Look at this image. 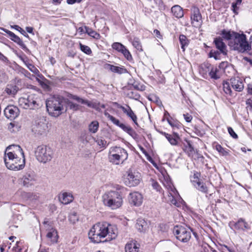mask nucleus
I'll use <instances>...</instances> for the list:
<instances>
[{
  "instance_id": "33",
  "label": "nucleus",
  "mask_w": 252,
  "mask_h": 252,
  "mask_svg": "<svg viewBox=\"0 0 252 252\" xmlns=\"http://www.w3.org/2000/svg\"><path fill=\"white\" fill-rule=\"evenodd\" d=\"M200 176V173L196 171L194 172L192 176H190V181L193 186H195V185H197L201 181L199 179Z\"/></svg>"
},
{
  "instance_id": "25",
  "label": "nucleus",
  "mask_w": 252,
  "mask_h": 252,
  "mask_svg": "<svg viewBox=\"0 0 252 252\" xmlns=\"http://www.w3.org/2000/svg\"><path fill=\"white\" fill-rule=\"evenodd\" d=\"M171 12L173 15L177 18H181L184 16L183 9L178 5H175L172 6L171 8Z\"/></svg>"
},
{
  "instance_id": "42",
  "label": "nucleus",
  "mask_w": 252,
  "mask_h": 252,
  "mask_svg": "<svg viewBox=\"0 0 252 252\" xmlns=\"http://www.w3.org/2000/svg\"><path fill=\"white\" fill-rule=\"evenodd\" d=\"M69 221L72 223L75 224L79 220V217L77 216V213L73 212L71 213L68 216Z\"/></svg>"
},
{
  "instance_id": "34",
  "label": "nucleus",
  "mask_w": 252,
  "mask_h": 252,
  "mask_svg": "<svg viewBox=\"0 0 252 252\" xmlns=\"http://www.w3.org/2000/svg\"><path fill=\"white\" fill-rule=\"evenodd\" d=\"M98 127V122L96 121H93L89 126V130L90 132L95 133L97 132Z\"/></svg>"
},
{
  "instance_id": "21",
  "label": "nucleus",
  "mask_w": 252,
  "mask_h": 252,
  "mask_svg": "<svg viewBox=\"0 0 252 252\" xmlns=\"http://www.w3.org/2000/svg\"><path fill=\"white\" fill-rule=\"evenodd\" d=\"M230 82L231 87L236 91L241 92L243 90V83L239 78H231Z\"/></svg>"
},
{
  "instance_id": "5",
  "label": "nucleus",
  "mask_w": 252,
  "mask_h": 252,
  "mask_svg": "<svg viewBox=\"0 0 252 252\" xmlns=\"http://www.w3.org/2000/svg\"><path fill=\"white\" fill-rule=\"evenodd\" d=\"M53 151L52 149L45 145H40L37 147L35 152L37 160L44 163L50 161L53 158Z\"/></svg>"
},
{
  "instance_id": "36",
  "label": "nucleus",
  "mask_w": 252,
  "mask_h": 252,
  "mask_svg": "<svg viewBox=\"0 0 252 252\" xmlns=\"http://www.w3.org/2000/svg\"><path fill=\"white\" fill-rule=\"evenodd\" d=\"M18 88L15 85H8L5 89L6 92L9 94L14 95L18 91Z\"/></svg>"
},
{
  "instance_id": "39",
  "label": "nucleus",
  "mask_w": 252,
  "mask_h": 252,
  "mask_svg": "<svg viewBox=\"0 0 252 252\" xmlns=\"http://www.w3.org/2000/svg\"><path fill=\"white\" fill-rule=\"evenodd\" d=\"M85 104L87 105L88 107L95 109L98 111H101V109L99 107V102H92L87 100Z\"/></svg>"
},
{
  "instance_id": "8",
  "label": "nucleus",
  "mask_w": 252,
  "mask_h": 252,
  "mask_svg": "<svg viewBox=\"0 0 252 252\" xmlns=\"http://www.w3.org/2000/svg\"><path fill=\"white\" fill-rule=\"evenodd\" d=\"M141 179V175L139 172L129 170L126 172V175H125L124 183L127 186L135 187L139 184Z\"/></svg>"
},
{
  "instance_id": "10",
  "label": "nucleus",
  "mask_w": 252,
  "mask_h": 252,
  "mask_svg": "<svg viewBox=\"0 0 252 252\" xmlns=\"http://www.w3.org/2000/svg\"><path fill=\"white\" fill-rule=\"evenodd\" d=\"M114 125L120 127L121 129H122L124 131L127 133L129 135H130L134 139H137L138 138V135L135 132L134 130L132 129V128L129 126L125 125L124 124L121 123L120 121L118 119H117L116 118L113 116L111 118L110 120Z\"/></svg>"
},
{
  "instance_id": "4",
  "label": "nucleus",
  "mask_w": 252,
  "mask_h": 252,
  "mask_svg": "<svg viewBox=\"0 0 252 252\" xmlns=\"http://www.w3.org/2000/svg\"><path fill=\"white\" fill-rule=\"evenodd\" d=\"M103 204L112 209L120 207L123 203V198L120 193L116 191H110L102 196Z\"/></svg>"
},
{
  "instance_id": "2",
  "label": "nucleus",
  "mask_w": 252,
  "mask_h": 252,
  "mask_svg": "<svg viewBox=\"0 0 252 252\" xmlns=\"http://www.w3.org/2000/svg\"><path fill=\"white\" fill-rule=\"evenodd\" d=\"M4 161L9 169L15 171L22 169L25 165V158L21 147L16 145L7 147L5 152Z\"/></svg>"
},
{
  "instance_id": "45",
  "label": "nucleus",
  "mask_w": 252,
  "mask_h": 252,
  "mask_svg": "<svg viewBox=\"0 0 252 252\" xmlns=\"http://www.w3.org/2000/svg\"><path fill=\"white\" fill-rule=\"evenodd\" d=\"M11 28L14 29L16 30L19 31L22 34H23L24 36L28 38H30L29 35L26 33V32L22 29L18 25H13L11 26Z\"/></svg>"
},
{
  "instance_id": "59",
  "label": "nucleus",
  "mask_w": 252,
  "mask_h": 252,
  "mask_svg": "<svg viewBox=\"0 0 252 252\" xmlns=\"http://www.w3.org/2000/svg\"><path fill=\"white\" fill-rule=\"evenodd\" d=\"M152 187L157 191L159 192L160 191V189H161V188L157 182L153 181L152 183Z\"/></svg>"
},
{
  "instance_id": "30",
  "label": "nucleus",
  "mask_w": 252,
  "mask_h": 252,
  "mask_svg": "<svg viewBox=\"0 0 252 252\" xmlns=\"http://www.w3.org/2000/svg\"><path fill=\"white\" fill-rule=\"evenodd\" d=\"M179 41L181 48L183 51H185L186 47H188L189 44V40L185 35L181 34L179 36Z\"/></svg>"
},
{
  "instance_id": "63",
  "label": "nucleus",
  "mask_w": 252,
  "mask_h": 252,
  "mask_svg": "<svg viewBox=\"0 0 252 252\" xmlns=\"http://www.w3.org/2000/svg\"><path fill=\"white\" fill-rule=\"evenodd\" d=\"M0 60L4 63H7L8 62L7 58L4 56L1 52H0Z\"/></svg>"
},
{
  "instance_id": "62",
  "label": "nucleus",
  "mask_w": 252,
  "mask_h": 252,
  "mask_svg": "<svg viewBox=\"0 0 252 252\" xmlns=\"http://www.w3.org/2000/svg\"><path fill=\"white\" fill-rule=\"evenodd\" d=\"M169 124L172 126L173 127H177L179 128V127L180 126V125L177 123H172L171 121H169V120H167Z\"/></svg>"
},
{
  "instance_id": "31",
  "label": "nucleus",
  "mask_w": 252,
  "mask_h": 252,
  "mask_svg": "<svg viewBox=\"0 0 252 252\" xmlns=\"http://www.w3.org/2000/svg\"><path fill=\"white\" fill-rule=\"evenodd\" d=\"M84 28L85 29V33H87L90 36L96 39L100 38L99 33L93 30L92 29L87 26H85Z\"/></svg>"
},
{
  "instance_id": "49",
  "label": "nucleus",
  "mask_w": 252,
  "mask_h": 252,
  "mask_svg": "<svg viewBox=\"0 0 252 252\" xmlns=\"http://www.w3.org/2000/svg\"><path fill=\"white\" fill-rule=\"evenodd\" d=\"M68 96L70 98L75 100L77 101L78 102H80L81 103L83 104H85L87 102V100L84 99L80 98L79 96L75 95H73V94H70V95H69Z\"/></svg>"
},
{
  "instance_id": "50",
  "label": "nucleus",
  "mask_w": 252,
  "mask_h": 252,
  "mask_svg": "<svg viewBox=\"0 0 252 252\" xmlns=\"http://www.w3.org/2000/svg\"><path fill=\"white\" fill-rule=\"evenodd\" d=\"M67 106L73 111H77L79 109V105L76 103H74L70 101L67 100Z\"/></svg>"
},
{
  "instance_id": "3",
  "label": "nucleus",
  "mask_w": 252,
  "mask_h": 252,
  "mask_svg": "<svg viewBox=\"0 0 252 252\" xmlns=\"http://www.w3.org/2000/svg\"><path fill=\"white\" fill-rule=\"evenodd\" d=\"M64 98L62 96H54L47 100L46 105L49 114L55 117L60 116L64 110Z\"/></svg>"
},
{
  "instance_id": "47",
  "label": "nucleus",
  "mask_w": 252,
  "mask_h": 252,
  "mask_svg": "<svg viewBox=\"0 0 252 252\" xmlns=\"http://www.w3.org/2000/svg\"><path fill=\"white\" fill-rule=\"evenodd\" d=\"M169 142L170 143L171 145L173 146L177 145L178 144V140L179 139L173 137V136L171 134H169V135L168 136V137L166 138Z\"/></svg>"
},
{
  "instance_id": "38",
  "label": "nucleus",
  "mask_w": 252,
  "mask_h": 252,
  "mask_svg": "<svg viewBox=\"0 0 252 252\" xmlns=\"http://www.w3.org/2000/svg\"><path fill=\"white\" fill-rule=\"evenodd\" d=\"M230 82L224 81L223 83V89L226 94L231 95L232 91L230 88Z\"/></svg>"
},
{
  "instance_id": "26",
  "label": "nucleus",
  "mask_w": 252,
  "mask_h": 252,
  "mask_svg": "<svg viewBox=\"0 0 252 252\" xmlns=\"http://www.w3.org/2000/svg\"><path fill=\"white\" fill-rule=\"evenodd\" d=\"M234 228L238 230H245L249 229V226L243 219H240L235 223Z\"/></svg>"
},
{
  "instance_id": "20",
  "label": "nucleus",
  "mask_w": 252,
  "mask_h": 252,
  "mask_svg": "<svg viewBox=\"0 0 252 252\" xmlns=\"http://www.w3.org/2000/svg\"><path fill=\"white\" fill-rule=\"evenodd\" d=\"M243 36H246L244 33H239L238 32L234 33V35L231 40L229 41L228 45L232 48V50L235 48V46L237 44H239L241 39H243Z\"/></svg>"
},
{
  "instance_id": "9",
  "label": "nucleus",
  "mask_w": 252,
  "mask_h": 252,
  "mask_svg": "<svg viewBox=\"0 0 252 252\" xmlns=\"http://www.w3.org/2000/svg\"><path fill=\"white\" fill-rule=\"evenodd\" d=\"M36 181V176L35 173L32 170L26 172L22 177L19 179V182L25 187H30L33 186Z\"/></svg>"
},
{
  "instance_id": "27",
  "label": "nucleus",
  "mask_w": 252,
  "mask_h": 252,
  "mask_svg": "<svg viewBox=\"0 0 252 252\" xmlns=\"http://www.w3.org/2000/svg\"><path fill=\"white\" fill-rule=\"evenodd\" d=\"M125 251L126 252H138L139 247L134 242L131 241L126 245Z\"/></svg>"
},
{
  "instance_id": "52",
  "label": "nucleus",
  "mask_w": 252,
  "mask_h": 252,
  "mask_svg": "<svg viewBox=\"0 0 252 252\" xmlns=\"http://www.w3.org/2000/svg\"><path fill=\"white\" fill-rule=\"evenodd\" d=\"M122 53L128 61H130L132 59V56L130 53L129 51L125 47L124 49L121 52Z\"/></svg>"
},
{
  "instance_id": "57",
  "label": "nucleus",
  "mask_w": 252,
  "mask_h": 252,
  "mask_svg": "<svg viewBox=\"0 0 252 252\" xmlns=\"http://www.w3.org/2000/svg\"><path fill=\"white\" fill-rule=\"evenodd\" d=\"M228 132L229 133V134L234 139L238 138V135L237 134L234 132L233 129L231 127H228Z\"/></svg>"
},
{
  "instance_id": "43",
  "label": "nucleus",
  "mask_w": 252,
  "mask_h": 252,
  "mask_svg": "<svg viewBox=\"0 0 252 252\" xmlns=\"http://www.w3.org/2000/svg\"><path fill=\"white\" fill-rule=\"evenodd\" d=\"M25 64L28 69L35 74H38L39 73V70L32 64L29 62H24Z\"/></svg>"
},
{
  "instance_id": "61",
  "label": "nucleus",
  "mask_w": 252,
  "mask_h": 252,
  "mask_svg": "<svg viewBox=\"0 0 252 252\" xmlns=\"http://www.w3.org/2000/svg\"><path fill=\"white\" fill-rule=\"evenodd\" d=\"M246 104L247 106V107H249V110L252 111V99H248L246 100Z\"/></svg>"
},
{
  "instance_id": "15",
  "label": "nucleus",
  "mask_w": 252,
  "mask_h": 252,
  "mask_svg": "<svg viewBox=\"0 0 252 252\" xmlns=\"http://www.w3.org/2000/svg\"><path fill=\"white\" fill-rule=\"evenodd\" d=\"M113 149L110 148L109 152L108 154L109 161L114 164L119 165L123 163L126 159H123V156H120L116 153H113Z\"/></svg>"
},
{
  "instance_id": "29",
  "label": "nucleus",
  "mask_w": 252,
  "mask_h": 252,
  "mask_svg": "<svg viewBox=\"0 0 252 252\" xmlns=\"http://www.w3.org/2000/svg\"><path fill=\"white\" fill-rule=\"evenodd\" d=\"M183 150L188 154L189 157H192L194 154V150L189 141H187L183 148Z\"/></svg>"
},
{
  "instance_id": "54",
  "label": "nucleus",
  "mask_w": 252,
  "mask_h": 252,
  "mask_svg": "<svg viewBox=\"0 0 252 252\" xmlns=\"http://www.w3.org/2000/svg\"><path fill=\"white\" fill-rule=\"evenodd\" d=\"M217 69L216 68H214L213 67H212L209 72V75L211 76V77L212 78H213V79H217L219 78V77H218L217 75Z\"/></svg>"
},
{
  "instance_id": "48",
  "label": "nucleus",
  "mask_w": 252,
  "mask_h": 252,
  "mask_svg": "<svg viewBox=\"0 0 252 252\" xmlns=\"http://www.w3.org/2000/svg\"><path fill=\"white\" fill-rule=\"evenodd\" d=\"M242 0H236L235 2L232 3V9L235 14H238L237 10L238 9V5L241 4Z\"/></svg>"
},
{
  "instance_id": "55",
  "label": "nucleus",
  "mask_w": 252,
  "mask_h": 252,
  "mask_svg": "<svg viewBox=\"0 0 252 252\" xmlns=\"http://www.w3.org/2000/svg\"><path fill=\"white\" fill-rule=\"evenodd\" d=\"M8 128L11 132H15L19 130L18 126L17 125L15 126L13 123H10L8 125Z\"/></svg>"
},
{
  "instance_id": "32",
  "label": "nucleus",
  "mask_w": 252,
  "mask_h": 252,
  "mask_svg": "<svg viewBox=\"0 0 252 252\" xmlns=\"http://www.w3.org/2000/svg\"><path fill=\"white\" fill-rule=\"evenodd\" d=\"M194 187L196 189L202 193H208V187L206 186V184L203 182L201 181L200 182H199V183L195 185Z\"/></svg>"
},
{
  "instance_id": "44",
  "label": "nucleus",
  "mask_w": 252,
  "mask_h": 252,
  "mask_svg": "<svg viewBox=\"0 0 252 252\" xmlns=\"http://www.w3.org/2000/svg\"><path fill=\"white\" fill-rule=\"evenodd\" d=\"M80 48L81 50L87 55H90L92 53L91 48L86 45H83L82 43H79Z\"/></svg>"
},
{
  "instance_id": "58",
  "label": "nucleus",
  "mask_w": 252,
  "mask_h": 252,
  "mask_svg": "<svg viewBox=\"0 0 252 252\" xmlns=\"http://www.w3.org/2000/svg\"><path fill=\"white\" fill-rule=\"evenodd\" d=\"M229 65V63L227 62H222L219 64V68L221 69L224 70Z\"/></svg>"
},
{
  "instance_id": "28",
  "label": "nucleus",
  "mask_w": 252,
  "mask_h": 252,
  "mask_svg": "<svg viewBox=\"0 0 252 252\" xmlns=\"http://www.w3.org/2000/svg\"><path fill=\"white\" fill-rule=\"evenodd\" d=\"M236 32L231 30L227 31L223 29L221 31L220 34L222 35V38L230 41L232 39L234 35V33Z\"/></svg>"
},
{
  "instance_id": "19",
  "label": "nucleus",
  "mask_w": 252,
  "mask_h": 252,
  "mask_svg": "<svg viewBox=\"0 0 252 252\" xmlns=\"http://www.w3.org/2000/svg\"><path fill=\"white\" fill-rule=\"evenodd\" d=\"M214 43L216 47L220 51V52L223 55H226L227 50L225 44L223 42V39L220 37H218L214 39Z\"/></svg>"
},
{
  "instance_id": "35",
  "label": "nucleus",
  "mask_w": 252,
  "mask_h": 252,
  "mask_svg": "<svg viewBox=\"0 0 252 252\" xmlns=\"http://www.w3.org/2000/svg\"><path fill=\"white\" fill-rule=\"evenodd\" d=\"M109 69L113 72L122 74L126 71V69L124 68L116 66L113 65L109 64Z\"/></svg>"
},
{
  "instance_id": "46",
  "label": "nucleus",
  "mask_w": 252,
  "mask_h": 252,
  "mask_svg": "<svg viewBox=\"0 0 252 252\" xmlns=\"http://www.w3.org/2000/svg\"><path fill=\"white\" fill-rule=\"evenodd\" d=\"M132 45L138 50L140 51H142L143 50L141 43L138 38H134L132 41Z\"/></svg>"
},
{
  "instance_id": "18",
  "label": "nucleus",
  "mask_w": 252,
  "mask_h": 252,
  "mask_svg": "<svg viewBox=\"0 0 252 252\" xmlns=\"http://www.w3.org/2000/svg\"><path fill=\"white\" fill-rule=\"evenodd\" d=\"M2 31L8 35L9 37L11 40L18 44L22 49H25L27 48L26 45L22 39L13 32L5 29H3Z\"/></svg>"
},
{
  "instance_id": "56",
  "label": "nucleus",
  "mask_w": 252,
  "mask_h": 252,
  "mask_svg": "<svg viewBox=\"0 0 252 252\" xmlns=\"http://www.w3.org/2000/svg\"><path fill=\"white\" fill-rule=\"evenodd\" d=\"M57 236V231L56 229H54L53 228H52L51 231L48 232L47 234V237L48 238H52L54 236Z\"/></svg>"
},
{
  "instance_id": "13",
  "label": "nucleus",
  "mask_w": 252,
  "mask_h": 252,
  "mask_svg": "<svg viewBox=\"0 0 252 252\" xmlns=\"http://www.w3.org/2000/svg\"><path fill=\"white\" fill-rule=\"evenodd\" d=\"M128 199L131 204L135 206H139L142 203L143 196L141 193L135 191L129 193Z\"/></svg>"
},
{
  "instance_id": "6",
  "label": "nucleus",
  "mask_w": 252,
  "mask_h": 252,
  "mask_svg": "<svg viewBox=\"0 0 252 252\" xmlns=\"http://www.w3.org/2000/svg\"><path fill=\"white\" fill-rule=\"evenodd\" d=\"M19 104L24 109H35L39 107V98L36 94H31L19 99Z\"/></svg>"
},
{
  "instance_id": "23",
  "label": "nucleus",
  "mask_w": 252,
  "mask_h": 252,
  "mask_svg": "<svg viewBox=\"0 0 252 252\" xmlns=\"http://www.w3.org/2000/svg\"><path fill=\"white\" fill-rule=\"evenodd\" d=\"M113 149V153H116L117 155H120V156H123V159H127L128 157V154L127 151L124 148L118 147V146H114L110 148Z\"/></svg>"
},
{
  "instance_id": "11",
  "label": "nucleus",
  "mask_w": 252,
  "mask_h": 252,
  "mask_svg": "<svg viewBox=\"0 0 252 252\" xmlns=\"http://www.w3.org/2000/svg\"><path fill=\"white\" fill-rule=\"evenodd\" d=\"M113 104L114 105L116 106L118 108L122 109L123 112L125 114H126L127 115V116L129 117L136 126H138L137 116L132 110V109L128 105H126V107H125L120 105V104L116 102H114Z\"/></svg>"
},
{
  "instance_id": "41",
  "label": "nucleus",
  "mask_w": 252,
  "mask_h": 252,
  "mask_svg": "<svg viewBox=\"0 0 252 252\" xmlns=\"http://www.w3.org/2000/svg\"><path fill=\"white\" fill-rule=\"evenodd\" d=\"M112 47L113 49H115L119 52H121L126 47L121 43L115 42L112 45Z\"/></svg>"
},
{
  "instance_id": "14",
  "label": "nucleus",
  "mask_w": 252,
  "mask_h": 252,
  "mask_svg": "<svg viewBox=\"0 0 252 252\" xmlns=\"http://www.w3.org/2000/svg\"><path fill=\"white\" fill-rule=\"evenodd\" d=\"M240 41L239 44L237 43L234 50L240 53H245L251 50V45L247 40L246 36H243V39H241Z\"/></svg>"
},
{
  "instance_id": "37",
  "label": "nucleus",
  "mask_w": 252,
  "mask_h": 252,
  "mask_svg": "<svg viewBox=\"0 0 252 252\" xmlns=\"http://www.w3.org/2000/svg\"><path fill=\"white\" fill-rule=\"evenodd\" d=\"M148 98L149 100L155 102L158 105H160L162 104L161 101L159 99V98L154 94H150Z\"/></svg>"
},
{
  "instance_id": "24",
  "label": "nucleus",
  "mask_w": 252,
  "mask_h": 252,
  "mask_svg": "<svg viewBox=\"0 0 252 252\" xmlns=\"http://www.w3.org/2000/svg\"><path fill=\"white\" fill-rule=\"evenodd\" d=\"M60 202L64 204H67L73 200L72 195L67 192H64L59 196Z\"/></svg>"
},
{
  "instance_id": "64",
  "label": "nucleus",
  "mask_w": 252,
  "mask_h": 252,
  "mask_svg": "<svg viewBox=\"0 0 252 252\" xmlns=\"http://www.w3.org/2000/svg\"><path fill=\"white\" fill-rule=\"evenodd\" d=\"M170 201L171 204H172L175 206H177V204H178L177 201L175 199V198L173 196H171V198H170Z\"/></svg>"
},
{
  "instance_id": "12",
  "label": "nucleus",
  "mask_w": 252,
  "mask_h": 252,
  "mask_svg": "<svg viewBox=\"0 0 252 252\" xmlns=\"http://www.w3.org/2000/svg\"><path fill=\"white\" fill-rule=\"evenodd\" d=\"M19 110L18 107L13 105L7 106L4 110L5 116L10 120H14L19 115Z\"/></svg>"
},
{
  "instance_id": "17",
  "label": "nucleus",
  "mask_w": 252,
  "mask_h": 252,
  "mask_svg": "<svg viewBox=\"0 0 252 252\" xmlns=\"http://www.w3.org/2000/svg\"><path fill=\"white\" fill-rule=\"evenodd\" d=\"M192 15L191 16L192 23H196L194 26H200L202 23V16L198 7L193 6L191 9Z\"/></svg>"
},
{
  "instance_id": "40",
  "label": "nucleus",
  "mask_w": 252,
  "mask_h": 252,
  "mask_svg": "<svg viewBox=\"0 0 252 252\" xmlns=\"http://www.w3.org/2000/svg\"><path fill=\"white\" fill-rule=\"evenodd\" d=\"M216 149L220 153L222 156H226L229 155L228 151H226L220 145L217 144L216 146Z\"/></svg>"
},
{
  "instance_id": "1",
  "label": "nucleus",
  "mask_w": 252,
  "mask_h": 252,
  "mask_svg": "<svg viewBox=\"0 0 252 252\" xmlns=\"http://www.w3.org/2000/svg\"><path fill=\"white\" fill-rule=\"evenodd\" d=\"M117 234L118 230L115 225L107 222H98L91 229L88 236L92 242L98 243L115 239Z\"/></svg>"
},
{
  "instance_id": "16",
  "label": "nucleus",
  "mask_w": 252,
  "mask_h": 252,
  "mask_svg": "<svg viewBox=\"0 0 252 252\" xmlns=\"http://www.w3.org/2000/svg\"><path fill=\"white\" fill-rule=\"evenodd\" d=\"M48 126L46 121L44 118L40 119L39 121L36 123V125L34 126L32 130L35 133L42 134L47 129Z\"/></svg>"
},
{
  "instance_id": "53",
  "label": "nucleus",
  "mask_w": 252,
  "mask_h": 252,
  "mask_svg": "<svg viewBox=\"0 0 252 252\" xmlns=\"http://www.w3.org/2000/svg\"><path fill=\"white\" fill-rule=\"evenodd\" d=\"M220 53H221L220 51H213V50H211L209 53V56L210 58L213 57L215 60H218Z\"/></svg>"
},
{
  "instance_id": "51",
  "label": "nucleus",
  "mask_w": 252,
  "mask_h": 252,
  "mask_svg": "<svg viewBox=\"0 0 252 252\" xmlns=\"http://www.w3.org/2000/svg\"><path fill=\"white\" fill-rule=\"evenodd\" d=\"M95 142L100 148H105L107 146L106 141L104 139H97L95 140Z\"/></svg>"
},
{
  "instance_id": "7",
  "label": "nucleus",
  "mask_w": 252,
  "mask_h": 252,
  "mask_svg": "<svg viewBox=\"0 0 252 252\" xmlns=\"http://www.w3.org/2000/svg\"><path fill=\"white\" fill-rule=\"evenodd\" d=\"M192 229L190 228H186L182 225H176L173 228V233L176 238L183 243L188 242L191 238Z\"/></svg>"
},
{
  "instance_id": "22",
  "label": "nucleus",
  "mask_w": 252,
  "mask_h": 252,
  "mask_svg": "<svg viewBox=\"0 0 252 252\" xmlns=\"http://www.w3.org/2000/svg\"><path fill=\"white\" fill-rule=\"evenodd\" d=\"M135 227L139 232H145L149 228V224L144 219L140 218L137 220Z\"/></svg>"
},
{
  "instance_id": "60",
  "label": "nucleus",
  "mask_w": 252,
  "mask_h": 252,
  "mask_svg": "<svg viewBox=\"0 0 252 252\" xmlns=\"http://www.w3.org/2000/svg\"><path fill=\"white\" fill-rule=\"evenodd\" d=\"M183 116L187 122L189 123L191 121L192 117L190 115H189V114H183Z\"/></svg>"
}]
</instances>
